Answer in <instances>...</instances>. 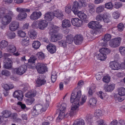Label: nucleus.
Wrapping results in <instances>:
<instances>
[{
  "label": "nucleus",
  "instance_id": "f257e3e1",
  "mask_svg": "<svg viewBox=\"0 0 125 125\" xmlns=\"http://www.w3.org/2000/svg\"><path fill=\"white\" fill-rule=\"evenodd\" d=\"M82 95L81 91L79 90L75 94L74 92L72 94L70 99L71 102L73 103L72 107L70 112H68L65 115V112L67 106L66 104L64 103L58 105V110L59 114L57 118V120H62L64 117H67L70 115L71 116L76 114L78 110V108L80 105H83L85 103L86 99V97L84 95L82 96L81 101L80 99Z\"/></svg>",
  "mask_w": 125,
  "mask_h": 125
},
{
  "label": "nucleus",
  "instance_id": "f03ea898",
  "mask_svg": "<svg viewBox=\"0 0 125 125\" xmlns=\"http://www.w3.org/2000/svg\"><path fill=\"white\" fill-rule=\"evenodd\" d=\"M85 3L84 0H79V2L75 1L72 9V11L75 14H77L79 17L83 20L86 18V15L82 12L79 11L78 9L82 6H85Z\"/></svg>",
  "mask_w": 125,
  "mask_h": 125
},
{
  "label": "nucleus",
  "instance_id": "7ed1b4c3",
  "mask_svg": "<svg viewBox=\"0 0 125 125\" xmlns=\"http://www.w3.org/2000/svg\"><path fill=\"white\" fill-rule=\"evenodd\" d=\"M47 109V107H44L42 105L37 104L33 106L32 109V112L34 114V116H36L43 112L45 111Z\"/></svg>",
  "mask_w": 125,
  "mask_h": 125
},
{
  "label": "nucleus",
  "instance_id": "20e7f679",
  "mask_svg": "<svg viewBox=\"0 0 125 125\" xmlns=\"http://www.w3.org/2000/svg\"><path fill=\"white\" fill-rule=\"evenodd\" d=\"M38 72L40 73H43L47 71V68L45 64L43 63H38L36 66Z\"/></svg>",
  "mask_w": 125,
  "mask_h": 125
},
{
  "label": "nucleus",
  "instance_id": "39448f33",
  "mask_svg": "<svg viewBox=\"0 0 125 125\" xmlns=\"http://www.w3.org/2000/svg\"><path fill=\"white\" fill-rule=\"evenodd\" d=\"M121 39L120 37H118L112 39L109 42L110 46L113 48H116L120 45Z\"/></svg>",
  "mask_w": 125,
  "mask_h": 125
},
{
  "label": "nucleus",
  "instance_id": "423d86ee",
  "mask_svg": "<svg viewBox=\"0 0 125 125\" xmlns=\"http://www.w3.org/2000/svg\"><path fill=\"white\" fill-rule=\"evenodd\" d=\"M27 69V66L25 65H23L18 68L15 69L14 71L17 74L21 75L26 72Z\"/></svg>",
  "mask_w": 125,
  "mask_h": 125
},
{
  "label": "nucleus",
  "instance_id": "0eeeda50",
  "mask_svg": "<svg viewBox=\"0 0 125 125\" xmlns=\"http://www.w3.org/2000/svg\"><path fill=\"white\" fill-rule=\"evenodd\" d=\"M88 26L90 28L96 30L101 28L102 27V26L97 21H92L88 23Z\"/></svg>",
  "mask_w": 125,
  "mask_h": 125
},
{
  "label": "nucleus",
  "instance_id": "6e6552de",
  "mask_svg": "<svg viewBox=\"0 0 125 125\" xmlns=\"http://www.w3.org/2000/svg\"><path fill=\"white\" fill-rule=\"evenodd\" d=\"M38 22V28L41 30L44 29L47 26L48 23L45 20L40 19Z\"/></svg>",
  "mask_w": 125,
  "mask_h": 125
},
{
  "label": "nucleus",
  "instance_id": "1a4fd4ad",
  "mask_svg": "<svg viewBox=\"0 0 125 125\" xmlns=\"http://www.w3.org/2000/svg\"><path fill=\"white\" fill-rule=\"evenodd\" d=\"M4 67L7 69H9L12 67V61L9 58H6L4 60Z\"/></svg>",
  "mask_w": 125,
  "mask_h": 125
},
{
  "label": "nucleus",
  "instance_id": "9d476101",
  "mask_svg": "<svg viewBox=\"0 0 125 125\" xmlns=\"http://www.w3.org/2000/svg\"><path fill=\"white\" fill-rule=\"evenodd\" d=\"M19 22L17 21H12L9 25V28L10 30L12 31H14L19 28Z\"/></svg>",
  "mask_w": 125,
  "mask_h": 125
},
{
  "label": "nucleus",
  "instance_id": "9b49d317",
  "mask_svg": "<svg viewBox=\"0 0 125 125\" xmlns=\"http://www.w3.org/2000/svg\"><path fill=\"white\" fill-rule=\"evenodd\" d=\"M14 97L17 98L20 101H21L23 97V95L22 91L20 90L15 91L13 94Z\"/></svg>",
  "mask_w": 125,
  "mask_h": 125
},
{
  "label": "nucleus",
  "instance_id": "f8f14e48",
  "mask_svg": "<svg viewBox=\"0 0 125 125\" xmlns=\"http://www.w3.org/2000/svg\"><path fill=\"white\" fill-rule=\"evenodd\" d=\"M71 22L72 24L77 27H79L82 25V21L78 18H73L71 20Z\"/></svg>",
  "mask_w": 125,
  "mask_h": 125
},
{
  "label": "nucleus",
  "instance_id": "ddd939ff",
  "mask_svg": "<svg viewBox=\"0 0 125 125\" xmlns=\"http://www.w3.org/2000/svg\"><path fill=\"white\" fill-rule=\"evenodd\" d=\"M74 42L76 45L81 44L83 40V36L81 35H76L74 37Z\"/></svg>",
  "mask_w": 125,
  "mask_h": 125
},
{
  "label": "nucleus",
  "instance_id": "4468645a",
  "mask_svg": "<svg viewBox=\"0 0 125 125\" xmlns=\"http://www.w3.org/2000/svg\"><path fill=\"white\" fill-rule=\"evenodd\" d=\"M3 116H0V124L4 121V118H7L10 117L11 115V112L8 110H5L2 112Z\"/></svg>",
  "mask_w": 125,
  "mask_h": 125
},
{
  "label": "nucleus",
  "instance_id": "2eb2a0df",
  "mask_svg": "<svg viewBox=\"0 0 125 125\" xmlns=\"http://www.w3.org/2000/svg\"><path fill=\"white\" fill-rule=\"evenodd\" d=\"M11 18L8 15H6L2 18L1 23L4 25H8L11 22Z\"/></svg>",
  "mask_w": 125,
  "mask_h": 125
},
{
  "label": "nucleus",
  "instance_id": "dca6fc26",
  "mask_svg": "<svg viewBox=\"0 0 125 125\" xmlns=\"http://www.w3.org/2000/svg\"><path fill=\"white\" fill-rule=\"evenodd\" d=\"M47 49L48 51L51 54H53L55 52L56 50V46L51 43L47 45Z\"/></svg>",
  "mask_w": 125,
  "mask_h": 125
},
{
  "label": "nucleus",
  "instance_id": "f3484780",
  "mask_svg": "<svg viewBox=\"0 0 125 125\" xmlns=\"http://www.w3.org/2000/svg\"><path fill=\"white\" fill-rule=\"evenodd\" d=\"M109 65L110 67L112 70H118L120 68V64L119 63L115 61L110 62Z\"/></svg>",
  "mask_w": 125,
  "mask_h": 125
},
{
  "label": "nucleus",
  "instance_id": "a211bd4d",
  "mask_svg": "<svg viewBox=\"0 0 125 125\" xmlns=\"http://www.w3.org/2000/svg\"><path fill=\"white\" fill-rule=\"evenodd\" d=\"M42 15L41 12H33L30 16V18L32 20H36L39 18Z\"/></svg>",
  "mask_w": 125,
  "mask_h": 125
},
{
  "label": "nucleus",
  "instance_id": "6ab92c4d",
  "mask_svg": "<svg viewBox=\"0 0 125 125\" xmlns=\"http://www.w3.org/2000/svg\"><path fill=\"white\" fill-rule=\"evenodd\" d=\"M54 16L56 17L57 18L62 20L63 18V15L62 12L59 10H57L53 12Z\"/></svg>",
  "mask_w": 125,
  "mask_h": 125
},
{
  "label": "nucleus",
  "instance_id": "aec40b11",
  "mask_svg": "<svg viewBox=\"0 0 125 125\" xmlns=\"http://www.w3.org/2000/svg\"><path fill=\"white\" fill-rule=\"evenodd\" d=\"M115 88V85L114 84H111L109 85H105L104 86V89L106 92L112 91Z\"/></svg>",
  "mask_w": 125,
  "mask_h": 125
},
{
  "label": "nucleus",
  "instance_id": "412c9836",
  "mask_svg": "<svg viewBox=\"0 0 125 125\" xmlns=\"http://www.w3.org/2000/svg\"><path fill=\"white\" fill-rule=\"evenodd\" d=\"M54 16L52 12H49L46 13L44 15L45 20L48 21H51L53 18Z\"/></svg>",
  "mask_w": 125,
  "mask_h": 125
},
{
  "label": "nucleus",
  "instance_id": "4be33fe9",
  "mask_svg": "<svg viewBox=\"0 0 125 125\" xmlns=\"http://www.w3.org/2000/svg\"><path fill=\"white\" fill-rule=\"evenodd\" d=\"M6 50L8 52L13 53L16 52V48L15 46L12 44H9L6 48Z\"/></svg>",
  "mask_w": 125,
  "mask_h": 125
},
{
  "label": "nucleus",
  "instance_id": "5701e85b",
  "mask_svg": "<svg viewBox=\"0 0 125 125\" xmlns=\"http://www.w3.org/2000/svg\"><path fill=\"white\" fill-rule=\"evenodd\" d=\"M28 35L31 39H35L37 36V32L34 30L31 29L28 32Z\"/></svg>",
  "mask_w": 125,
  "mask_h": 125
},
{
  "label": "nucleus",
  "instance_id": "b1692460",
  "mask_svg": "<svg viewBox=\"0 0 125 125\" xmlns=\"http://www.w3.org/2000/svg\"><path fill=\"white\" fill-rule=\"evenodd\" d=\"M27 16V14L25 12L20 13L19 14L16 19L20 21H22L26 18Z\"/></svg>",
  "mask_w": 125,
  "mask_h": 125
},
{
  "label": "nucleus",
  "instance_id": "393cba45",
  "mask_svg": "<svg viewBox=\"0 0 125 125\" xmlns=\"http://www.w3.org/2000/svg\"><path fill=\"white\" fill-rule=\"evenodd\" d=\"M71 25L70 21L68 20L65 19L62 21V26L63 28L69 27Z\"/></svg>",
  "mask_w": 125,
  "mask_h": 125
},
{
  "label": "nucleus",
  "instance_id": "a878e982",
  "mask_svg": "<svg viewBox=\"0 0 125 125\" xmlns=\"http://www.w3.org/2000/svg\"><path fill=\"white\" fill-rule=\"evenodd\" d=\"M36 82L38 86L39 87L45 84L46 81L45 80L39 77L37 79Z\"/></svg>",
  "mask_w": 125,
  "mask_h": 125
},
{
  "label": "nucleus",
  "instance_id": "bb28decb",
  "mask_svg": "<svg viewBox=\"0 0 125 125\" xmlns=\"http://www.w3.org/2000/svg\"><path fill=\"white\" fill-rule=\"evenodd\" d=\"M8 42L5 40H3L0 42V48L1 49H5L8 46Z\"/></svg>",
  "mask_w": 125,
  "mask_h": 125
},
{
  "label": "nucleus",
  "instance_id": "cd10ccee",
  "mask_svg": "<svg viewBox=\"0 0 125 125\" xmlns=\"http://www.w3.org/2000/svg\"><path fill=\"white\" fill-rule=\"evenodd\" d=\"M97 101L95 98H91L90 99L88 103V105L91 107H93L96 106Z\"/></svg>",
  "mask_w": 125,
  "mask_h": 125
},
{
  "label": "nucleus",
  "instance_id": "c85d7f7f",
  "mask_svg": "<svg viewBox=\"0 0 125 125\" xmlns=\"http://www.w3.org/2000/svg\"><path fill=\"white\" fill-rule=\"evenodd\" d=\"M26 38L22 40L21 41V43L23 46H27L29 43V38L28 37H25Z\"/></svg>",
  "mask_w": 125,
  "mask_h": 125
},
{
  "label": "nucleus",
  "instance_id": "c756f323",
  "mask_svg": "<svg viewBox=\"0 0 125 125\" xmlns=\"http://www.w3.org/2000/svg\"><path fill=\"white\" fill-rule=\"evenodd\" d=\"M112 2H113L114 7L116 9H118L121 7L122 6V4L121 2L114 1V0H112Z\"/></svg>",
  "mask_w": 125,
  "mask_h": 125
},
{
  "label": "nucleus",
  "instance_id": "7c9ffc66",
  "mask_svg": "<svg viewBox=\"0 0 125 125\" xmlns=\"http://www.w3.org/2000/svg\"><path fill=\"white\" fill-rule=\"evenodd\" d=\"M16 11L18 12H21V13L23 12H29L30 11V9L18 7L17 8Z\"/></svg>",
  "mask_w": 125,
  "mask_h": 125
},
{
  "label": "nucleus",
  "instance_id": "2f4dec72",
  "mask_svg": "<svg viewBox=\"0 0 125 125\" xmlns=\"http://www.w3.org/2000/svg\"><path fill=\"white\" fill-rule=\"evenodd\" d=\"M74 123L75 125H84L85 124L83 120L80 118L77 119L74 122Z\"/></svg>",
  "mask_w": 125,
  "mask_h": 125
},
{
  "label": "nucleus",
  "instance_id": "473e14b6",
  "mask_svg": "<svg viewBox=\"0 0 125 125\" xmlns=\"http://www.w3.org/2000/svg\"><path fill=\"white\" fill-rule=\"evenodd\" d=\"M41 44L38 41H35L33 42L32 43V46L33 48L37 49H38L40 46Z\"/></svg>",
  "mask_w": 125,
  "mask_h": 125
},
{
  "label": "nucleus",
  "instance_id": "72a5a7b5",
  "mask_svg": "<svg viewBox=\"0 0 125 125\" xmlns=\"http://www.w3.org/2000/svg\"><path fill=\"white\" fill-rule=\"evenodd\" d=\"M111 51L108 48H102L99 50L100 52H102L105 54H108Z\"/></svg>",
  "mask_w": 125,
  "mask_h": 125
},
{
  "label": "nucleus",
  "instance_id": "f704fd0d",
  "mask_svg": "<svg viewBox=\"0 0 125 125\" xmlns=\"http://www.w3.org/2000/svg\"><path fill=\"white\" fill-rule=\"evenodd\" d=\"M104 9V5L99 6L96 8V12L97 13L99 14L103 11Z\"/></svg>",
  "mask_w": 125,
  "mask_h": 125
},
{
  "label": "nucleus",
  "instance_id": "c9c22d12",
  "mask_svg": "<svg viewBox=\"0 0 125 125\" xmlns=\"http://www.w3.org/2000/svg\"><path fill=\"white\" fill-rule=\"evenodd\" d=\"M107 58L106 55L105 54L100 52L98 55V58L100 60L104 61Z\"/></svg>",
  "mask_w": 125,
  "mask_h": 125
},
{
  "label": "nucleus",
  "instance_id": "e433bc0d",
  "mask_svg": "<svg viewBox=\"0 0 125 125\" xmlns=\"http://www.w3.org/2000/svg\"><path fill=\"white\" fill-rule=\"evenodd\" d=\"M35 91H34L33 92H28L25 94V96L27 97L30 98L31 97H34L36 94Z\"/></svg>",
  "mask_w": 125,
  "mask_h": 125
},
{
  "label": "nucleus",
  "instance_id": "4c0bfd02",
  "mask_svg": "<svg viewBox=\"0 0 125 125\" xmlns=\"http://www.w3.org/2000/svg\"><path fill=\"white\" fill-rule=\"evenodd\" d=\"M7 34L8 38L11 39L14 38L16 36L14 32H11L10 31L7 32Z\"/></svg>",
  "mask_w": 125,
  "mask_h": 125
},
{
  "label": "nucleus",
  "instance_id": "58836bf2",
  "mask_svg": "<svg viewBox=\"0 0 125 125\" xmlns=\"http://www.w3.org/2000/svg\"><path fill=\"white\" fill-rule=\"evenodd\" d=\"M102 113L101 111L99 109H97L95 111L94 113L95 116L99 117L102 115Z\"/></svg>",
  "mask_w": 125,
  "mask_h": 125
},
{
  "label": "nucleus",
  "instance_id": "ea45409f",
  "mask_svg": "<svg viewBox=\"0 0 125 125\" xmlns=\"http://www.w3.org/2000/svg\"><path fill=\"white\" fill-rule=\"evenodd\" d=\"M35 101L34 98L33 97L29 98L26 100V103L27 104L30 105L32 104Z\"/></svg>",
  "mask_w": 125,
  "mask_h": 125
},
{
  "label": "nucleus",
  "instance_id": "a19ab883",
  "mask_svg": "<svg viewBox=\"0 0 125 125\" xmlns=\"http://www.w3.org/2000/svg\"><path fill=\"white\" fill-rule=\"evenodd\" d=\"M113 3L112 2L106 3L105 5V8L108 9L112 10L114 6Z\"/></svg>",
  "mask_w": 125,
  "mask_h": 125
},
{
  "label": "nucleus",
  "instance_id": "79ce46f5",
  "mask_svg": "<svg viewBox=\"0 0 125 125\" xmlns=\"http://www.w3.org/2000/svg\"><path fill=\"white\" fill-rule=\"evenodd\" d=\"M118 94L122 96L125 95V89L123 87L119 88L118 91Z\"/></svg>",
  "mask_w": 125,
  "mask_h": 125
},
{
  "label": "nucleus",
  "instance_id": "37998d69",
  "mask_svg": "<svg viewBox=\"0 0 125 125\" xmlns=\"http://www.w3.org/2000/svg\"><path fill=\"white\" fill-rule=\"evenodd\" d=\"M36 57L39 59L42 60L44 58L45 56L44 54L42 52H38L36 54Z\"/></svg>",
  "mask_w": 125,
  "mask_h": 125
},
{
  "label": "nucleus",
  "instance_id": "c03bdc74",
  "mask_svg": "<svg viewBox=\"0 0 125 125\" xmlns=\"http://www.w3.org/2000/svg\"><path fill=\"white\" fill-rule=\"evenodd\" d=\"M66 42L70 44L72 43L73 42V38L72 35H67L66 37Z\"/></svg>",
  "mask_w": 125,
  "mask_h": 125
},
{
  "label": "nucleus",
  "instance_id": "a18cd8bd",
  "mask_svg": "<svg viewBox=\"0 0 125 125\" xmlns=\"http://www.w3.org/2000/svg\"><path fill=\"white\" fill-rule=\"evenodd\" d=\"M86 121L88 124L91 123L92 122V116L91 115H87L86 117Z\"/></svg>",
  "mask_w": 125,
  "mask_h": 125
},
{
  "label": "nucleus",
  "instance_id": "49530a36",
  "mask_svg": "<svg viewBox=\"0 0 125 125\" xmlns=\"http://www.w3.org/2000/svg\"><path fill=\"white\" fill-rule=\"evenodd\" d=\"M60 45L63 47H65L67 46V42L65 40H62L58 42Z\"/></svg>",
  "mask_w": 125,
  "mask_h": 125
},
{
  "label": "nucleus",
  "instance_id": "de8ad7c7",
  "mask_svg": "<svg viewBox=\"0 0 125 125\" xmlns=\"http://www.w3.org/2000/svg\"><path fill=\"white\" fill-rule=\"evenodd\" d=\"M122 96L117 94L115 95V97L116 100H118L119 102H121L124 99V97H122Z\"/></svg>",
  "mask_w": 125,
  "mask_h": 125
},
{
  "label": "nucleus",
  "instance_id": "09e8293b",
  "mask_svg": "<svg viewBox=\"0 0 125 125\" xmlns=\"http://www.w3.org/2000/svg\"><path fill=\"white\" fill-rule=\"evenodd\" d=\"M2 87L6 90H8L9 89L12 88L13 86L12 85H11L10 86L7 84H3L2 85Z\"/></svg>",
  "mask_w": 125,
  "mask_h": 125
},
{
  "label": "nucleus",
  "instance_id": "8fccbe9b",
  "mask_svg": "<svg viewBox=\"0 0 125 125\" xmlns=\"http://www.w3.org/2000/svg\"><path fill=\"white\" fill-rule=\"evenodd\" d=\"M120 14L118 11H115L112 14V16L114 19H117L119 17Z\"/></svg>",
  "mask_w": 125,
  "mask_h": 125
},
{
  "label": "nucleus",
  "instance_id": "3c124183",
  "mask_svg": "<svg viewBox=\"0 0 125 125\" xmlns=\"http://www.w3.org/2000/svg\"><path fill=\"white\" fill-rule=\"evenodd\" d=\"M104 13L97 15L96 17V20L98 21H101L103 20L104 17H105Z\"/></svg>",
  "mask_w": 125,
  "mask_h": 125
},
{
  "label": "nucleus",
  "instance_id": "603ef678",
  "mask_svg": "<svg viewBox=\"0 0 125 125\" xmlns=\"http://www.w3.org/2000/svg\"><path fill=\"white\" fill-rule=\"evenodd\" d=\"M119 51L122 55L125 56V47L120 46L119 48Z\"/></svg>",
  "mask_w": 125,
  "mask_h": 125
},
{
  "label": "nucleus",
  "instance_id": "864d4df0",
  "mask_svg": "<svg viewBox=\"0 0 125 125\" xmlns=\"http://www.w3.org/2000/svg\"><path fill=\"white\" fill-rule=\"evenodd\" d=\"M110 79V77L108 75L105 76H104L103 79V81L105 83H109Z\"/></svg>",
  "mask_w": 125,
  "mask_h": 125
},
{
  "label": "nucleus",
  "instance_id": "5fc2aeb1",
  "mask_svg": "<svg viewBox=\"0 0 125 125\" xmlns=\"http://www.w3.org/2000/svg\"><path fill=\"white\" fill-rule=\"evenodd\" d=\"M111 37V35L110 34H106L105 35L104 40H103L104 42L109 41L110 40Z\"/></svg>",
  "mask_w": 125,
  "mask_h": 125
},
{
  "label": "nucleus",
  "instance_id": "6e6d98bb",
  "mask_svg": "<svg viewBox=\"0 0 125 125\" xmlns=\"http://www.w3.org/2000/svg\"><path fill=\"white\" fill-rule=\"evenodd\" d=\"M1 73L2 75L7 76H9L10 74V72L8 70H2L1 72Z\"/></svg>",
  "mask_w": 125,
  "mask_h": 125
},
{
  "label": "nucleus",
  "instance_id": "4d7b16f0",
  "mask_svg": "<svg viewBox=\"0 0 125 125\" xmlns=\"http://www.w3.org/2000/svg\"><path fill=\"white\" fill-rule=\"evenodd\" d=\"M71 6L70 5H67L65 7V12L67 13H70L71 11Z\"/></svg>",
  "mask_w": 125,
  "mask_h": 125
},
{
  "label": "nucleus",
  "instance_id": "13d9d810",
  "mask_svg": "<svg viewBox=\"0 0 125 125\" xmlns=\"http://www.w3.org/2000/svg\"><path fill=\"white\" fill-rule=\"evenodd\" d=\"M17 33L18 36L21 37H24L26 35L25 32L21 30L19 31Z\"/></svg>",
  "mask_w": 125,
  "mask_h": 125
},
{
  "label": "nucleus",
  "instance_id": "bf43d9fd",
  "mask_svg": "<svg viewBox=\"0 0 125 125\" xmlns=\"http://www.w3.org/2000/svg\"><path fill=\"white\" fill-rule=\"evenodd\" d=\"M104 16H105V17H104L103 20L104 21V22L108 23L110 21V20L109 18L106 14L104 13Z\"/></svg>",
  "mask_w": 125,
  "mask_h": 125
},
{
  "label": "nucleus",
  "instance_id": "052dcab7",
  "mask_svg": "<svg viewBox=\"0 0 125 125\" xmlns=\"http://www.w3.org/2000/svg\"><path fill=\"white\" fill-rule=\"evenodd\" d=\"M31 26L33 28L37 29L38 28V21H34L31 25Z\"/></svg>",
  "mask_w": 125,
  "mask_h": 125
},
{
  "label": "nucleus",
  "instance_id": "680f3d73",
  "mask_svg": "<svg viewBox=\"0 0 125 125\" xmlns=\"http://www.w3.org/2000/svg\"><path fill=\"white\" fill-rule=\"evenodd\" d=\"M124 25L122 23H120L118 25V30L120 31H122L123 30Z\"/></svg>",
  "mask_w": 125,
  "mask_h": 125
},
{
  "label": "nucleus",
  "instance_id": "e2e57ef3",
  "mask_svg": "<svg viewBox=\"0 0 125 125\" xmlns=\"http://www.w3.org/2000/svg\"><path fill=\"white\" fill-rule=\"evenodd\" d=\"M17 104L20 106L21 107L22 109H24L26 107L25 104H22L21 102H18Z\"/></svg>",
  "mask_w": 125,
  "mask_h": 125
},
{
  "label": "nucleus",
  "instance_id": "0e129e2a",
  "mask_svg": "<svg viewBox=\"0 0 125 125\" xmlns=\"http://www.w3.org/2000/svg\"><path fill=\"white\" fill-rule=\"evenodd\" d=\"M98 96L101 99H103L104 97V94L102 91H100L98 94Z\"/></svg>",
  "mask_w": 125,
  "mask_h": 125
},
{
  "label": "nucleus",
  "instance_id": "69168bd1",
  "mask_svg": "<svg viewBox=\"0 0 125 125\" xmlns=\"http://www.w3.org/2000/svg\"><path fill=\"white\" fill-rule=\"evenodd\" d=\"M52 40V42H55L57 41V36L56 35L52 34L51 36Z\"/></svg>",
  "mask_w": 125,
  "mask_h": 125
},
{
  "label": "nucleus",
  "instance_id": "338daca9",
  "mask_svg": "<svg viewBox=\"0 0 125 125\" xmlns=\"http://www.w3.org/2000/svg\"><path fill=\"white\" fill-rule=\"evenodd\" d=\"M95 89V86L94 87H91L90 88L88 92L89 94L90 95H92L93 94V92L94 91V90Z\"/></svg>",
  "mask_w": 125,
  "mask_h": 125
},
{
  "label": "nucleus",
  "instance_id": "774afa93",
  "mask_svg": "<svg viewBox=\"0 0 125 125\" xmlns=\"http://www.w3.org/2000/svg\"><path fill=\"white\" fill-rule=\"evenodd\" d=\"M35 58L34 57H31L30 59L28 60V62L33 63H35Z\"/></svg>",
  "mask_w": 125,
  "mask_h": 125
}]
</instances>
